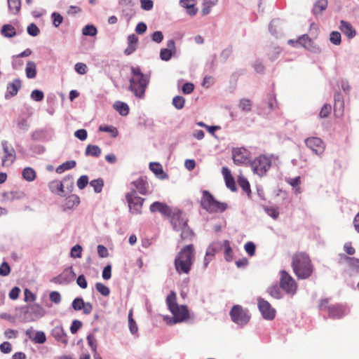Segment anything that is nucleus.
Listing matches in <instances>:
<instances>
[{
	"label": "nucleus",
	"instance_id": "nucleus-1",
	"mask_svg": "<svg viewBox=\"0 0 359 359\" xmlns=\"http://www.w3.org/2000/svg\"><path fill=\"white\" fill-rule=\"evenodd\" d=\"M291 266L298 279H307L313 272L312 261L304 252H297L292 255Z\"/></svg>",
	"mask_w": 359,
	"mask_h": 359
},
{
	"label": "nucleus",
	"instance_id": "nucleus-2",
	"mask_svg": "<svg viewBox=\"0 0 359 359\" xmlns=\"http://www.w3.org/2000/svg\"><path fill=\"white\" fill-rule=\"evenodd\" d=\"M195 260V249L192 244L183 247L175 259V267L179 274H189Z\"/></svg>",
	"mask_w": 359,
	"mask_h": 359
},
{
	"label": "nucleus",
	"instance_id": "nucleus-3",
	"mask_svg": "<svg viewBox=\"0 0 359 359\" xmlns=\"http://www.w3.org/2000/svg\"><path fill=\"white\" fill-rule=\"evenodd\" d=\"M131 72L129 89L134 93L136 97L142 98L144 95L149 79L141 72L138 67H132Z\"/></svg>",
	"mask_w": 359,
	"mask_h": 359
},
{
	"label": "nucleus",
	"instance_id": "nucleus-4",
	"mask_svg": "<svg viewBox=\"0 0 359 359\" xmlns=\"http://www.w3.org/2000/svg\"><path fill=\"white\" fill-rule=\"evenodd\" d=\"M166 304L168 309L173 315L172 323H177L187 320L189 318L187 306H179L177 303V295L174 291H171L167 296Z\"/></svg>",
	"mask_w": 359,
	"mask_h": 359
},
{
	"label": "nucleus",
	"instance_id": "nucleus-5",
	"mask_svg": "<svg viewBox=\"0 0 359 359\" xmlns=\"http://www.w3.org/2000/svg\"><path fill=\"white\" fill-rule=\"evenodd\" d=\"M201 207L210 213L222 212L227 208V204L217 201L208 191H203L201 201Z\"/></svg>",
	"mask_w": 359,
	"mask_h": 359
},
{
	"label": "nucleus",
	"instance_id": "nucleus-6",
	"mask_svg": "<svg viewBox=\"0 0 359 359\" xmlns=\"http://www.w3.org/2000/svg\"><path fill=\"white\" fill-rule=\"evenodd\" d=\"M126 199L128 205L129 210L131 213L135 215H140L142 213L144 198L138 196L134 189L126 194Z\"/></svg>",
	"mask_w": 359,
	"mask_h": 359
},
{
	"label": "nucleus",
	"instance_id": "nucleus-7",
	"mask_svg": "<svg viewBox=\"0 0 359 359\" xmlns=\"http://www.w3.org/2000/svg\"><path fill=\"white\" fill-rule=\"evenodd\" d=\"M280 287L287 294L294 295L297 290L295 280L285 270L280 271Z\"/></svg>",
	"mask_w": 359,
	"mask_h": 359
},
{
	"label": "nucleus",
	"instance_id": "nucleus-8",
	"mask_svg": "<svg viewBox=\"0 0 359 359\" xmlns=\"http://www.w3.org/2000/svg\"><path fill=\"white\" fill-rule=\"evenodd\" d=\"M319 308L321 310L327 311L329 317L331 318L339 319L345 314V309L342 306L339 304L330 305L329 299H322Z\"/></svg>",
	"mask_w": 359,
	"mask_h": 359
},
{
	"label": "nucleus",
	"instance_id": "nucleus-9",
	"mask_svg": "<svg viewBox=\"0 0 359 359\" xmlns=\"http://www.w3.org/2000/svg\"><path fill=\"white\" fill-rule=\"evenodd\" d=\"M271 165L270 159L264 155L258 156L251 163L252 170L259 176L264 175L270 168Z\"/></svg>",
	"mask_w": 359,
	"mask_h": 359
},
{
	"label": "nucleus",
	"instance_id": "nucleus-10",
	"mask_svg": "<svg viewBox=\"0 0 359 359\" xmlns=\"http://www.w3.org/2000/svg\"><path fill=\"white\" fill-rule=\"evenodd\" d=\"M230 316L233 322L241 325H246L250 319L248 311L239 305H235L232 307Z\"/></svg>",
	"mask_w": 359,
	"mask_h": 359
},
{
	"label": "nucleus",
	"instance_id": "nucleus-11",
	"mask_svg": "<svg viewBox=\"0 0 359 359\" xmlns=\"http://www.w3.org/2000/svg\"><path fill=\"white\" fill-rule=\"evenodd\" d=\"M304 143L316 155H321L325 151V144L320 137H308L305 139Z\"/></svg>",
	"mask_w": 359,
	"mask_h": 359
},
{
	"label": "nucleus",
	"instance_id": "nucleus-12",
	"mask_svg": "<svg viewBox=\"0 0 359 359\" xmlns=\"http://www.w3.org/2000/svg\"><path fill=\"white\" fill-rule=\"evenodd\" d=\"M175 231H180L182 226L187 224V220L183 216L182 212L178 209H172V213L168 216Z\"/></svg>",
	"mask_w": 359,
	"mask_h": 359
},
{
	"label": "nucleus",
	"instance_id": "nucleus-13",
	"mask_svg": "<svg viewBox=\"0 0 359 359\" xmlns=\"http://www.w3.org/2000/svg\"><path fill=\"white\" fill-rule=\"evenodd\" d=\"M232 158L237 165L247 164L250 161V153L243 147L236 148L232 151Z\"/></svg>",
	"mask_w": 359,
	"mask_h": 359
},
{
	"label": "nucleus",
	"instance_id": "nucleus-14",
	"mask_svg": "<svg viewBox=\"0 0 359 359\" xmlns=\"http://www.w3.org/2000/svg\"><path fill=\"white\" fill-rule=\"evenodd\" d=\"M4 156L2 158L1 165L4 167L11 165L15 160V151L13 147L9 146L7 141L1 142Z\"/></svg>",
	"mask_w": 359,
	"mask_h": 359
},
{
	"label": "nucleus",
	"instance_id": "nucleus-15",
	"mask_svg": "<svg viewBox=\"0 0 359 359\" xmlns=\"http://www.w3.org/2000/svg\"><path fill=\"white\" fill-rule=\"evenodd\" d=\"M258 307L264 319L270 320L275 318L276 310L272 308L271 305L267 301L262 298H259Z\"/></svg>",
	"mask_w": 359,
	"mask_h": 359
},
{
	"label": "nucleus",
	"instance_id": "nucleus-16",
	"mask_svg": "<svg viewBox=\"0 0 359 359\" xmlns=\"http://www.w3.org/2000/svg\"><path fill=\"white\" fill-rule=\"evenodd\" d=\"M72 308L76 311L83 310L86 315L90 314L93 311V305L90 302H85L81 297L75 298L72 304Z\"/></svg>",
	"mask_w": 359,
	"mask_h": 359
},
{
	"label": "nucleus",
	"instance_id": "nucleus-17",
	"mask_svg": "<svg viewBox=\"0 0 359 359\" xmlns=\"http://www.w3.org/2000/svg\"><path fill=\"white\" fill-rule=\"evenodd\" d=\"M149 210L151 212H159L161 214L168 217V216L172 213V209L164 203L156 201L151 204Z\"/></svg>",
	"mask_w": 359,
	"mask_h": 359
},
{
	"label": "nucleus",
	"instance_id": "nucleus-18",
	"mask_svg": "<svg viewBox=\"0 0 359 359\" xmlns=\"http://www.w3.org/2000/svg\"><path fill=\"white\" fill-rule=\"evenodd\" d=\"M175 50V43L170 39L167 42V48H162L160 51V57L162 60L168 61L172 57Z\"/></svg>",
	"mask_w": 359,
	"mask_h": 359
},
{
	"label": "nucleus",
	"instance_id": "nucleus-19",
	"mask_svg": "<svg viewBox=\"0 0 359 359\" xmlns=\"http://www.w3.org/2000/svg\"><path fill=\"white\" fill-rule=\"evenodd\" d=\"M132 184L135 188L136 192L137 191L139 194L142 195H146L148 192L149 184L147 181L146 177H140L134 182H132Z\"/></svg>",
	"mask_w": 359,
	"mask_h": 359
},
{
	"label": "nucleus",
	"instance_id": "nucleus-20",
	"mask_svg": "<svg viewBox=\"0 0 359 359\" xmlns=\"http://www.w3.org/2000/svg\"><path fill=\"white\" fill-rule=\"evenodd\" d=\"M339 29L348 39H353L356 35V31L351 24L345 20H341Z\"/></svg>",
	"mask_w": 359,
	"mask_h": 359
},
{
	"label": "nucleus",
	"instance_id": "nucleus-21",
	"mask_svg": "<svg viewBox=\"0 0 359 359\" xmlns=\"http://www.w3.org/2000/svg\"><path fill=\"white\" fill-rule=\"evenodd\" d=\"M52 335L59 342L65 345L68 344V339L67 334L65 332L62 327H55L52 331Z\"/></svg>",
	"mask_w": 359,
	"mask_h": 359
},
{
	"label": "nucleus",
	"instance_id": "nucleus-22",
	"mask_svg": "<svg viewBox=\"0 0 359 359\" xmlns=\"http://www.w3.org/2000/svg\"><path fill=\"white\" fill-rule=\"evenodd\" d=\"M138 38L137 36L133 34L128 36V47L125 49L124 53L126 55H129L132 54L137 47Z\"/></svg>",
	"mask_w": 359,
	"mask_h": 359
},
{
	"label": "nucleus",
	"instance_id": "nucleus-23",
	"mask_svg": "<svg viewBox=\"0 0 359 359\" xmlns=\"http://www.w3.org/2000/svg\"><path fill=\"white\" fill-rule=\"evenodd\" d=\"M341 259L348 264V266L352 270L359 273V259L355 257H348L344 254L340 255Z\"/></svg>",
	"mask_w": 359,
	"mask_h": 359
},
{
	"label": "nucleus",
	"instance_id": "nucleus-24",
	"mask_svg": "<svg viewBox=\"0 0 359 359\" xmlns=\"http://www.w3.org/2000/svg\"><path fill=\"white\" fill-rule=\"evenodd\" d=\"M222 172L224 175L226 187L231 191H235L236 184L231 171L227 168L224 167L222 168Z\"/></svg>",
	"mask_w": 359,
	"mask_h": 359
},
{
	"label": "nucleus",
	"instance_id": "nucleus-25",
	"mask_svg": "<svg viewBox=\"0 0 359 359\" xmlns=\"http://www.w3.org/2000/svg\"><path fill=\"white\" fill-rule=\"evenodd\" d=\"M180 4L187 9V12L190 15H195L198 9L195 7L194 0H181Z\"/></svg>",
	"mask_w": 359,
	"mask_h": 359
},
{
	"label": "nucleus",
	"instance_id": "nucleus-26",
	"mask_svg": "<svg viewBox=\"0 0 359 359\" xmlns=\"http://www.w3.org/2000/svg\"><path fill=\"white\" fill-rule=\"evenodd\" d=\"M149 168L160 179H165L167 176L163 170L162 165L158 163H150Z\"/></svg>",
	"mask_w": 359,
	"mask_h": 359
},
{
	"label": "nucleus",
	"instance_id": "nucleus-27",
	"mask_svg": "<svg viewBox=\"0 0 359 359\" xmlns=\"http://www.w3.org/2000/svg\"><path fill=\"white\" fill-rule=\"evenodd\" d=\"M102 150L97 145L88 144L85 150V155L92 157H98L101 155Z\"/></svg>",
	"mask_w": 359,
	"mask_h": 359
},
{
	"label": "nucleus",
	"instance_id": "nucleus-28",
	"mask_svg": "<svg viewBox=\"0 0 359 359\" xmlns=\"http://www.w3.org/2000/svg\"><path fill=\"white\" fill-rule=\"evenodd\" d=\"M1 34L6 38H11L16 35L15 28L9 24L4 25L1 29Z\"/></svg>",
	"mask_w": 359,
	"mask_h": 359
},
{
	"label": "nucleus",
	"instance_id": "nucleus-29",
	"mask_svg": "<svg viewBox=\"0 0 359 359\" xmlns=\"http://www.w3.org/2000/svg\"><path fill=\"white\" fill-rule=\"evenodd\" d=\"M21 88V81L20 79H15L12 83L8 84L7 90L11 96L17 95Z\"/></svg>",
	"mask_w": 359,
	"mask_h": 359
},
{
	"label": "nucleus",
	"instance_id": "nucleus-30",
	"mask_svg": "<svg viewBox=\"0 0 359 359\" xmlns=\"http://www.w3.org/2000/svg\"><path fill=\"white\" fill-rule=\"evenodd\" d=\"M113 107L114 109L117 111L121 116H126L129 113V107L125 102L116 101L114 104Z\"/></svg>",
	"mask_w": 359,
	"mask_h": 359
},
{
	"label": "nucleus",
	"instance_id": "nucleus-31",
	"mask_svg": "<svg viewBox=\"0 0 359 359\" xmlns=\"http://www.w3.org/2000/svg\"><path fill=\"white\" fill-rule=\"evenodd\" d=\"M180 231H181L180 238L182 241H191L194 238V232L187 224H186L184 226H182Z\"/></svg>",
	"mask_w": 359,
	"mask_h": 359
},
{
	"label": "nucleus",
	"instance_id": "nucleus-32",
	"mask_svg": "<svg viewBox=\"0 0 359 359\" xmlns=\"http://www.w3.org/2000/svg\"><path fill=\"white\" fill-rule=\"evenodd\" d=\"M22 175L25 180L32 182L36 179V173L32 168L26 167L23 169Z\"/></svg>",
	"mask_w": 359,
	"mask_h": 359
},
{
	"label": "nucleus",
	"instance_id": "nucleus-33",
	"mask_svg": "<svg viewBox=\"0 0 359 359\" xmlns=\"http://www.w3.org/2000/svg\"><path fill=\"white\" fill-rule=\"evenodd\" d=\"M297 43L301 44L304 48L313 51H316V50L318 49V48H316L315 46H312L313 42L307 35H303L302 37H300Z\"/></svg>",
	"mask_w": 359,
	"mask_h": 359
},
{
	"label": "nucleus",
	"instance_id": "nucleus-34",
	"mask_svg": "<svg viewBox=\"0 0 359 359\" xmlns=\"http://www.w3.org/2000/svg\"><path fill=\"white\" fill-rule=\"evenodd\" d=\"M26 76L29 79H34L36 76V64L32 61H29L27 63L25 68Z\"/></svg>",
	"mask_w": 359,
	"mask_h": 359
},
{
	"label": "nucleus",
	"instance_id": "nucleus-35",
	"mask_svg": "<svg viewBox=\"0 0 359 359\" xmlns=\"http://www.w3.org/2000/svg\"><path fill=\"white\" fill-rule=\"evenodd\" d=\"M327 7V0H318L315 4L313 12L315 15L320 13Z\"/></svg>",
	"mask_w": 359,
	"mask_h": 359
},
{
	"label": "nucleus",
	"instance_id": "nucleus-36",
	"mask_svg": "<svg viewBox=\"0 0 359 359\" xmlns=\"http://www.w3.org/2000/svg\"><path fill=\"white\" fill-rule=\"evenodd\" d=\"M238 185L242 188V189L245 193H247L248 195H250V194L251 193V189L250 183L248 181V180L243 176H239L238 179Z\"/></svg>",
	"mask_w": 359,
	"mask_h": 359
},
{
	"label": "nucleus",
	"instance_id": "nucleus-37",
	"mask_svg": "<svg viewBox=\"0 0 359 359\" xmlns=\"http://www.w3.org/2000/svg\"><path fill=\"white\" fill-rule=\"evenodd\" d=\"M267 292L274 299H280L282 297L280 287L277 285H273L269 287Z\"/></svg>",
	"mask_w": 359,
	"mask_h": 359
},
{
	"label": "nucleus",
	"instance_id": "nucleus-38",
	"mask_svg": "<svg viewBox=\"0 0 359 359\" xmlns=\"http://www.w3.org/2000/svg\"><path fill=\"white\" fill-rule=\"evenodd\" d=\"M69 182L70 184L71 187L73 185L72 178L70 176L65 177L63 178L62 181H60L59 186H58V193L57 194L60 195L61 196H65V184L66 182Z\"/></svg>",
	"mask_w": 359,
	"mask_h": 359
},
{
	"label": "nucleus",
	"instance_id": "nucleus-39",
	"mask_svg": "<svg viewBox=\"0 0 359 359\" xmlns=\"http://www.w3.org/2000/svg\"><path fill=\"white\" fill-rule=\"evenodd\" d=\"M8 4L10 11L13 13L17 14L20 11L21 6L20 0H8Z\"/></svg>",
	"mask_w": 359,
	"mask_h": 359
},
{
	"label": "nucleus",
	"instance_id": "nucleus-40",
	"mask_svg": "<svg viewBox=\"0 0 359 359\" xmlns=\"http://www.w3.org/2000/svg\"><path fill=\"white\" fill-rule=\"evenodd\" d=\"M95 193H100L104 187V181L101 178L93 180L90 182Z\"/></svg>",
	"mask_w": 359,
	"mask_h": 359
},
{
	"label": "nucleus",
	"instance_id": "nucleus-41",
	"mask_svg": "<svg viewBox=\"0 0 359 359\" xmlns=\"http://www.w3.org/2000/svg\"><path fill=\"white\" fill-rule=\"evenodd\" d=\"M224 247L225 248L224 255L225 259L228 262H231L233 259V251L229 241H224Z\"/></svg>",
	"mask_w": 359,
	"mask_h": 359
},
{
	"label": "nucleus",
	"instance_id": "nucleus-42",
	"mask_svg": "<svg viewBox=\"0 0 359 359\" xmlns=\"http://www.w3.org/2000/svg\"><path fill=\"white\" fill-rule=\"evenodd\" d=\"M99 130L109 133L111 134L112 137H116L118 135V130L112 126H100L99 127Z\"/></svg>",
	"mask_w": 359,
	"mask_h": 359
},
{
	"label": "nucleus",
	"instance_id": "nucleus-43",
	"mask_svg": "<svg viewBox=\"0 0 359 359\" xmlns=\"http://www.w3.org/2000/svg\"><path fill=\"white\" fill-rule=\"evenodd\" d=\"M97 29L93 25H86L83 28L82 33L85 36H95L97 34Z\"/></svg>",
	"mask_w": 359,
	"mask_h": 359
},
{
	"label": "nucleus",
	"instance_id": "nucleus-44",
	"mask_svg": "<svg viewBox=\"0 0 359 359\" xmlns=\"http://www.w3.org/2000/svg\"><path fill=\"white\" fill-rule=\"evenodd\" d=\"M96 290L103 296H108L110 290L107 286L102 283H97L95 284Z\"/></svg>",
	"mask_w": 359,
	"mask_h": 359
},
{
	"label": "nucleus",
	"instance_id": "nucleus-45",
	"mask_svg": "<svg viewBox=\"0 0 359 359\" xmlns=\"http://www.w3.org/2000/svg\"><path fill=\"white\" fill-rule=\"evenodd\" d=\"M220 245L219 243H212L211 244L207 249L206 251V258L208 257H213L216 252L220 248Z\"/></svg>",
	"mask_w": 359,
	"mask_h": 359
},
{
	"label": "nucleus",
	"instance_id": "nucleus-46",
	"mask_svg": "<svg viewBox=\"0 0 359 359\" xmlns=\"http://www.w3.org/2000/svg\"><path fill=\"white\" fill-rule=\"evenodd\" d=\"M185 100L182 96H175L172 100V104L177 109H182L184 107Z\"/></svg>",
	"mask_w": 359,
	"mask_h": 359
},
{
	"label": "nucleus",
	"instance_id": "nucleus-47",
	"mask_svg": "<svg viewBox=\"0 0 359 359\" xmlns=\"http://www.w3.org/2000/svg\"><path fill=\"white\" fill-rule=\"evenodd\" d=\"M330 41L334 45H339L341 43V34L339 32H332L330 35Z\"/></svg>",
	"mask_w": 359,
	"mask_h": 359
},
{
	"label": "nucleus",
	"instance_id": "nucleus-48",
	"mask_svg": "<svg viewBox=\"0 0 359 359\" xmlns=\"http://www.w3.org/2000/svg\"><path fill=\"white\" fill-rule=\"evenodd\" d=\"M252 103L249 99H242L239 103V107L243 111H251Z\"/></svg>",
	"mask_w": 359,
	"mask_h": 359
},
{
	"label": "nucleus",
	"instance_id": "nucleus-49",
	"mask_svg": "<svg viewBox=\"0 0 359 359\" xmlns=\"http://www.w3.org/2000/svg\"><path fill=\"white\" fill-rule=\"evenodd\" d=\"M331 111L332 106L329 104H325L319 113V116L320 118H326L331 114Z\"/></svg>",
	"mask_w": 359,
	"mask_h": 359
},
{
	"label": "nucleus",
	"instance_id": "nucleus-50",
	"mask_svg": "<svg viewBox=\"0 0 359 359\" xmlns=\"http://www.w3.org/2000/svg\"><path fill=\"white\" fill-rule=\"evenodd\" d=\"M245 250L249 256L252 257L255 253L256 246L252 242H248L244 245Z\"/></svg>",
	"mask_w": 359,
	"mask_h": 359
},
{
	"label": "nucleus",
	"instance_id": "nucleus-51",
	"mask_svg": "<svg viewBox=\"0 0 359 359\" xmlns=\"http://www.w3.org/2000/svg\"><path fill=\"white\" fill-rule=\"evenodd\" d=\"M35 343L37 344H43L46 341V337L43 332L38 331L36 332L35 337L33 339Z\"/></svg>",
	"mask_w": 359,
	"mask_h": 359
},
{
	"label": "nucleus",
	"instance_id": "nucleus-52",
	"mask_svg": "<svg viewBox=\"0 0 359 359\" xmlns=\"http://www.w3.org/2000/svg\"><path fill=\"white\" fill-rule=\"evenodd\" d=\"M11 273V268L8 262H4L0 265V276H6Z\"/></svg>",
	"mask_w": 359,
	"mask_h": 359
},
{
	"label": "nucleus",
	"instance_id": "nucleus-53",
	"mask_svg": "<svg viewBox=\"0 0 359 359\" xmlns=\"http://www.w3.org/2000/svg\"><path fill=\"white\" fill-rule=\"evenodd\" d=\"M82 248L79 245H74L71 250V257L74 258L81 257Z\"/></svg>",
	"mask_w": 359,
	"mask_h": 359
},
{
	"label": "nucleus",
	"instance_id": "nucleus-54",
	"mask_svg": "<svg viewBox=\"0 0 359 359\" xmlns=\"http://www.w3.org/2000/svg\"><path fill=\"white\" fill-rule=\"evenodd\" d=\"M88 184V177L87 175H82L77 180V187L79 189H83Z\"/></svg>",
	"mask_w": 359,
	"mask_h": 359
},
{
	"label": "nucleus",
	"instance_id": "nucleus-55",
	"mask_svg": "<svg viewBox=\"0 0 359 359\" xmlns=\"http://www.w3.org/2000/svg\"><path fill=\"white\" fill-rule=\"evenodd\" d=\"M27 33L32 36H37L40 32L39 29L34 23L30 24L27 27Z\"/></svg>",
	"mask_w": 359,
	"mask_h": 359
},
{
	"label": "nucleus",
	"instance_id": "nucleus-56",
	"mask_svg": "<svg viewBox=\"0 0 359 359\" xmlns=\"http://www.w3.org/2000/svg\"><path fill=\"white\" fill-rule=\"evenodd\" d=\"M31 97L32 100L39 102L43 99L44 95L43 93L41 90H34L31 93Z\"/></svg>",
	"mask_w": 359,
	"mask_h": 359
},
{
	"label": "nucleus",
	"instance_id": "nucleus-57",
	"mask_svg": "<svg viewBox=\"0 0 359 359\" xmlns=\"http://www.w3.org/2000/svg\"><path fill=\"white\" fill-rule=\"evenodd\" d=\"M88 345L91 347L92 351L95 352L97 350V340L93 334H88L87 337Z\"/></svg>",
	"mask_w": 359,
	"mask_h": 359
},
{
	"label": "nucleus",
	"instance_id": "nucleus-58",
	"mask_svg": "<svg viewBox=\"0 0 359 359\" xmlns=\"http://www.w3.org/2000/svg\"><path fill=\"white\" fill-rule=\"evenodd\" d=\"M286 182L290 184L292 187H296L297 190H299V184L301 183L300 177H296L294 178H289L286 180Z\"/></svg>",
	"mask_w": 359,
	"mask_h": 359
},
{
	"label": "nucleus",
	"instance_id": "nucleus-59",
	"mask_svg": "<svg viewBox=\"0 0 359 359\" xmlns=\"http://www.w3.org/2000/svg\"><path fill=\"white\" fill-rule=\"evenodd\" d=\"M141 8L145 11H150L154 6L153 1L151 0H140Z\"/></svg>",
	"mask_w": 359,
	"mask_h": 359
},
{
	"label": "nucleus",
	"instance_id": "nucleus-60",
	"mask_svg": "<svg viewBox=\"0 0 359 359\" xmlns=\"http://www.w3.org/2000/svg\"><path fill=\"white\" fill-rule=\"evenodd\" d=\"M75 70L79 74H85L87 72V66L82 62L76 63L75 65Z\"/></svg>",
	"mask_w": 359,
	"mask_h": 359
},
{
	"label": "nucleus",
	"instance_id": "nucleus-61",
	"mask_svg": "<svg viewBox=\"0 0 359 359\" xmlns=\"http://www.w3.org/2000/svg\"><path fill=\"white\" fill-rule=\"evenodd\" d=\"M82 323L79 320H75L72 322L70 327V331L72 334H76L77 331L81 327Z\"/></svg>",
	"mask_w": 359,
	"mask_h": 359
},
{
	"label": "nucleus",
	"instance_id": "nucleus-62",
	"mask_svg": "<svg viewBox=\"0 0 359 359\" xmlns=\"http://www.w3.org/2000/svg\"><path fill=\"white\" fill-rule=\"evenodd\" d=\"M111 276V266L110 264L107 265L102 271V278L104 280H109Z\"/></svg>",
	"mask_w": 359,
	"mask_h": 359
},
{
	"label": "nucleus",
	"instance_id": "nucleus-63",
	"mask_svg": "<svg viewBox=\"0 0 359 359\" xmlns=\"http://www.w3.org/2000/svg\"><path fill=\"white\" fill-rule=\"evenodd\" d=\"M60 180H53L48 184V187L50 191L53 194L58 193V186H59Z\"/></svg>",
	"mask_w": 359,
	"mask_h": 359
},
{
	"label": "nucleus",
	"instance_id": "nucleus-64",
	"mask_svg": "<svg viewBox=\"0 0 359 359\" xmlns=\"http://www.w3.org/2000/svg\"><path fill=\"white\" fill-rule=\"evenodd\" d=\"M50 299L55 304H59L61 301V296L58 292L54 291L50 293Z\"/></svg>",
	"mask_w": 359,
	"mask_h": 359
}]
</instances>
